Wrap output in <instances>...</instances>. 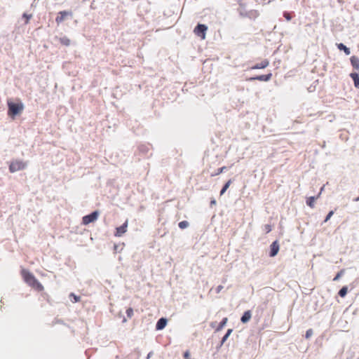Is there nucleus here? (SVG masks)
<instances>
[{"instance_id": "obj_1", "label": "nucleus", "mask_w": 359, "mask_h": 359, "mask_svg": "<svg viewBox=\"0 0 359 359\" xmlns=\"http://www.w3.org/2000/svg\"><path fill=\"white\" fill-rule=\"evenodd\" d=\"M21 275L25 283L30 287L37 290L38 292H41L43 290V286L42 284L28 270L25 269H22L21 271Z\"/></svg>"}, {"instance_id": "obj_2", "label": "nucleus", "mask_w": 359, "mask_h": 359, "mask_svg": "<svg viewBox=\"0 0 359 359\" xmlns=\"http://www.w3.org/2000/svg\"><path fill=\"white\" fill-rule=\"evenodd\" d=\"M7 104L8 115L13 118H14L15 116L21 114L24 109L23 104L19 100L18 102H13L11 100H8L7 101Z\"/></svg>"}, {"instance_id": "obj_3", "label": "nucleus", "mask_w": 359, "mask_h": 359, "mask_svg": "<svg viewBox=\"0 0 359 359\" xmlns=\"http://www.w3.org/2000/svg\"><path fill=\"white\" fill-rule=\"evenodd\" d=\"M27 163L20 160H15L11 162L9 165V171L15 172L22 170L26 168Z\"/></svg>"}, {"instance_id": "obj_4", "label": "nucleus", "mask_w": 359, "mask_h": 359, "mask_svg": "<svg viewBox=\"0 0 359 359\" xmlns=\"http://www.w3.org/2000/svg\"><path fill=\"white\" fill-rule=\"evenodd\" d=\"M238 11L240 15L243 17L255 19L259 15V13L256 10H251L248 12L244 11L243 5L242 4H240V8H238Z\"/></svg>"}, {"instance_id": "obj_5", "label": "nucleus", "mask_w": 359, "mask_h": 359, "mask_svg": "<svg viewBox=\"0 0 359 359\" xmlns=\"http://www.w3.org/2000/svg\"><path fill=\"white\" fill-rule=\"evenodd\" d=\"M208 30V27L203 24H198L194 30V34L201 37V39H205V33Z\"/></svg>"}, {"instance_id": "obj_6", "label": "nucleus", "mask_w": 359, "mask_h": 359, "mask_svg": "<svg viewBox=\"0 0 359 359\" xmlns=\"http://www.w3.org/2000/svg\"><path fill=\"white\" fill-rule=\"evenodd\" d=\"M98 215L99 212L97 211H94L91 214L83 217L82 224L83 225H88L90 223L94 222L97 220Z\"/></svg>"}, {"instance_id": "obj_7", "label": "nucleus", "mask_w": 359, "mask_h": 359, "mask_svg": "<svg viewBox=\"0 0 359 359\" xmlns=\"http://www.w3.org/2000/svg\"><path fill=\"white\" fill-rule=\"evenodd\" d=\"M72 16V12L68 11H60L57 14V16L55 18V22L57 25H60L63 21H65L68 17Z\"/></svg>"}, {"instance_id": "obj_8", "label": "nucleus", "mask_w": 359, "mask_h": 359, "mask_svg": "<svg viewBox=\"0 0 359 359\" xmlns=\"http://www.w3.org/2000/svg\"><path fill=\"white\" fill-rule=\"evenodd\" d=\"M127 229H128V220H126L123 224V225H121V226H118L116 229L114 236L116 237H121L127 231Z\"/></svg>"}, {"instance_id": "obj_9", "label": "nucleus", "mask_w": 359, "mask_h": 359, "mask_svg": "<svg viewBox=\"0 0 359 359\" xmlns=\"http://www.w3.org/2000/svg\"><path fill=\"white\" fill-rule=\"evenodd\" d=\"M280 249V245L278 241H273L271 245H270V252L269 256L273 257H275Z\"/></svg>"}, {"instance_id": "obj_10", "label": "nucleus", "mask_w": 359, "mask_h": 359, "mask_svg": "<svg viewBox=\"0 0 359 359\" xmlns=\"http://www.w3.org/2000/svg\"><path fill=\"white\" fill-rule=\"evenodd\" d=\"M271 77H272V74L269 73L268 74L260 75V76H257L256 77H251V78L247 79L246 80L247 81L258 80V81H268L271 79Z\"/></svg>"}, {"instance_id": "obj_11", "label": "nucleus", "mask_w": 359, "mask_h": 359, "mask_svg": "<svg viewBox=\"0 0 359 359\" xmlns=\"http://www.w3.org/2000/svg\"><path fill=\"white\" fill-rule=\"evenodd\" d=\"M269 65V62L268 60L264 59L262 60L261 62L255 65L254 66L249 68V69H264L267 67Z\"/></svg>"}, {"instance_id": "obj_12", "label": "nucleus", "mask_w": 359, "mask_h": 359, "mask_svg": "<svg viewBox=\"0 0 359 359\" xmlns=\"http://www.w3.org/2000/svg\"><path fill=\"white\" fill-rule=\"evenodd\" d=\"M320 193H319L316 196H310L306 198V204L310 208H313L315 205V201L320 197Z\"/></svg>"}, {"instance_id": "obj_13", "label": "nucleus", "mask_w": 359, "mask_h": 359, "mask_svg": "<svg viewBox=\"0 0 359 359\" xmlns=\"http://www.w3.org/2000/svg\"><path fill=\"white\" fill-rule=\"evenodd\" d=\"M167 324V320L164 318H160L156 325V329L158 330H163Z\"/></svg>"}, {"instance_id": "obj_14", "label": "nucleus", "mask_w": 359, "mask_h": 359, "mask_svg": "<svg viewBox=\"0 0 359 359\" xmlns=\"http://www.w3.org/2000/svg\"><path fill=\"white\" fill-rule=\"evenodd\" d=\"M350 61L352 67L355 69L359 70V58L355 55H353L351 57Z\"/></svg>"}, {"instance_id": "obj_15", "label": "nucleus", "mask_w": 359, "mask_h": 359, "mask_svg": "<svg viewBox=\"0 0 359 359\" xmlns=\"http://www.w3.org/2000/svg\"><path fill=\"white\" fill-rule=\"evenodd\" d=\"M251 317H252L251 311L249 310L246 311L244 312L243 316L241 317V321L243 323H246L250 320Z\"/></svg>"}, {"instance_id": "obj_16", "label": "nucleus", "mask_w": 359, "mask_h": 359, "mask_svg": "<svg viewBox=\"0 0 359 359\" xmlns=\"http://www.w3.org/2000/svg\"><path fill=\"white\" fill-rule=\"evenodd\" d=\"M350 76L353 81L354 86L356 88H359V74L358 73L353 72L350 74Z\"/></svg>"}, {"instance_id": "obj_17", "label": "nucleus", "mask_w": 359, "mask_h": 359, "mask_svg": "<svg viewBox=\"0 0 359 359\" xmlns=\"http://www.w3.org/2000/svg\"><path fill=\"white\" fill-rule=\"evenodd\" d=\"M60 43L65 46H69L71 43V41L67 36L60 37L58 39Z\"/></svg>"}, {"instance_id": "obj_18", "label": "nucleus", "mask_w": 359, "mask_h": 359, "mask_svg": "<svg viewBox=\"0 0 359 359\" xmlns=\"http://www.w3.org/2000/svg\"><path fill=\"white\" fill-rule=\"evenodd\" d=\"M231 183H232L231 180H229L226 182V183L224 185L223 188L220 191V196H222L226 192V191L228 189V188L229 187V186L231 185Z\"/></svg>"}, {"instance_id": "obj_19", "label": "nucleus", "mask_w": 359, "mask_h": 359, "mask_svg": "<svg viewBox=\"0 0 359 359\" xmlns=\"http://www.w3.org/2000/svg\"><path fill=\"white\" fill-rule=\"evenodd\" d=\"M348 292V287L346 286H344L341 288V290L339 291V295L341 297H344Z\"/></svg>"}, {"instance_id": "obj_20", "label": "nucleus", "mask_w": 359, "mask_h": 359, "mask_svg": "<svg viewBox=\"0 0 359 359\" xmlns=\"http://www.w3.org/2000/svg\"><path fill=\"white\" fill-rule=\"evenodd\" d=\"M227 321H228L227 318H223V320L219 324L218 327L216 328V331L221 330L225 326V325L226 324Z\"/></svg>"}, {"instance_id": "obj_21", "label": "nucleus", "mask_w": 359, "mask_h": 359, "mask_svg": "<svg viewBox=\"0 0 359 359\" xmlns=\"http://www.w3.org/2000/svg\"><path fill=\"white\" fill-rule=\"evenodd\" d=\"M338 48H339V50H343L346 55H349L350 54L349 48H347L346 46H344L343 43H339L338 45Z\"/></svg>"}, {"instance_id": "obj_22", "label": "nucleus", "mask_w": 359, "mask_h": 359, "mask_svg": "<svg viewBox=\"0 0 359 359\" xmlns=\"http://www.w3.org/2000/svg\"><path fill=\"white\" fill-rule=\"evenodd\" d=\"M178 226L181 229H184L189 226V222L187 221H182L178 224Z\"/></svg>"}, {"instance_id": "obj_23", "label": "nucleus", "mask_w": 359, "mask_h": 359, "mask_svg": "<svg viewBox=\"0 0 359 359\" xmlns=\"http://www.w3.org/2000/svg\"><path fill=\"white\" fill-rule=\"evenodd\" d=\"M345 272V270L344 269H341L339 272H338L337 273V275L335 276V277L333 278V280L334 281H337L342 276L343 274Z\"/></svg>"}, {"instance_id": "obj_24", "label": "nucleus", "mask_w": 359, "mask_h": 359, "mask_svg": "<svg viewBox=\"0 0 359 359\" xmlns=\"http://www.w3.org/2000/svg\"><path fill=\"white\" fill-rule=\"evenodd\" d=\"M263 229L264 231H265L266 233H269V232L271 231L272 230V226L271 224H265L264 226H263Z\"/></svg>"}, {"instance_id": "obj_25", "label": "nucleus", "mask_w": 359, "mask_h": 359, "mask_svg": "<svg viewBox=\"0 0 359 359\" xmlns=\"http://www.w3.org/2000/svg\"><path fill=\"white\" fill-rule=\"evenodd\" d=\"M226 168L225 166H223V167L219 168L217 170V172L215 174H212L211 176L213 177V176H215V175L221 174L222 172H223L226 170Z\"/></svg>"}, {"instance_id": "obj_26", "label": "nucleus", "mask_w": 359, "mask_h": 359, "mask_svg": "<svg viewBox=\"0 0 359 359\" xmlns=\"http://www.w3.org/2000/svg\"><path fill=\"white\" fill-rule=\"evenodd\" d=\"M22 17L25 18V24H28L29 22V20L32 18V15H28L27 13H24Z\"/></svg>"}, {"instance_id": "obj_27", "label": "nucleus", "mask_w": 359, "mask_h": 359, "mask_svg": "<svg viewBox=\"0 0 359 359\" xmlns=\"http://www.w3.org/2000/svg\"><path fill=\"white\" fill-rule=\"evenodd\" d=\"M313 334V330L312 329H309L306 332V334H305V337L306 339H309Z\"/></svg>"}, {"instance_id": "obj_28", "label": "nucleus", "mask_w": 359, "mask_h": 359, "mask_svg": "<svg viewBox=\"0 0 359 359\" xmlns=\"http://www.w3.org/2000/svg\"><path fill=\"white\" fill-rule=\"evenodd\" d=\"M232 332V330L231 329H229L226 333V334L224 336V337L222 338V342L225 341L226 340V339L229 337V336L231 334Z\"/></svg>"}, {"instance_id": "obj_29", "label": "nucleus", "mask_w": 359, "mask_h": 359, "mask_svg": "<svg viewBox=\"0 0 359 359\" xmlns=\"http://www.w3.org/2000/svg\"><path fill=\"white\" fill-rule=\"evenodd\" d=\"M126 314L128 318H131L133 315V310L132 308H128L126 310Z\"/></svg>"}, {"instance_id": "obj_30", "label": "nucleus", "mask_w": 359, "mask_h": 359, "mask_svg": "<svg viewBox=\"0 0 359 359\" xmlns=\"http://www.w3.org/2000/svg\"><path fill=\"white\" fill-rule=\"evenodd\" d=\"M283 16L285 17V18L287 20V21H290L291 19H292V16L290 15V13H287V12H284L283 13Z\"/></svg>"}, {"instance_id": "obj_31", "label": "nucleus", "mask_w": 359, "mask_h": 359, "mask_svg": "<svg viewBox=\"0 0 359 359\" xmlns=\"http://www.w3.org/2000/svg\"><path fill=\"white\" fill-rule=\"evenodd\" d=\"M71 297H73L74 298V302H78L81 300V297L79 296L75 295L74 294L72 293L70 294Z\"/></svg>"}, {"instance_id": "obj_32", "label": "nucleus", "mask_w": 359, "mask_h": 359, "mask_svg": "<svg viewBox=\"0 0 359 359\" xmlns=\"http://www.w3.org/2000/svg\"><path fill=\"white\" fill-rule=\"evenodd\" d=\"M334 214V212L332 210H331L327 215V217H325V222H327L330 218Z\"/></svg>"}, {"instance_id": "obj_33", "label": "nucleus", "mask_w": 359, "mask_h": 359, "mask_svg": "<svg viewBox=\"0 0 359 359\" xmlns=\"http://www.w3.org/2000/svg\"><path fill=\"white\" fill-rule=\"evenodd\" d=\"M222 289H223L222 285H218L216 288V292L219 293Z\"/></svg>"}, {"instance_id": "obj_34", "label": "nucleus", "mask_w": 359, "mask_h": 359, "mask_svg": "<svg viewBox=\"0 0 359 359\" xmlns=\"http://www.w3.org/2000/svg\"><path fill=\"white\" fill-rule=\"evenodd\" d=\"M211 203L215 204V201H212Z\"/></svg>"}]
</instances>
